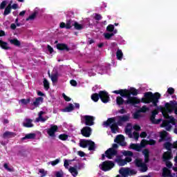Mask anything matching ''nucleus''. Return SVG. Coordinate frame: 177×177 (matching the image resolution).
<instances>
[{
  "mask_svg": "<svg viewBox=\"0 0 177 177\" xmlns=\"http://www.w3.org/2000/svg\"><path fill=\"white\" fill-rule=\"evenodd\" d=\"M59 130L57 125H51L47 130V133L50 138H56V132Z\"/></svg>",
  "mask_w": 177,
  "mask_h": 177,
  "instance_id": "obj_11",
  "label": "nucleus"
},
{
  "mask_svg": "<svg viewBox=\"0 0 177 177\" xmlns=\"http://www.w3.org/2000/svg\"><path fill=\"white\" fill-rule=\"evenodd\" d=\"M137 172L136 171L133 169H129V175L132 176V175H136Z\"/></svg>",
  "mask_w": 177,
  "mask_h": 177,
  "instance_id": "obj_61",
  "label": "nucleus"
},
{
  "mask_svg": "<svg viewBox=\"0 0 177 177\" xmlns=\"http://www.w3.org/2000/svg\"><path fill=\"white\" fill-rule=\"evenodd\" d=\"M89 145V140H83L80 141V147H82L83 149H86L88 147V145Z\"/></svg>",
  "mask_w": 177,
  "mask_h": 177,
  "instance_id": "obj_33",
  "label": "nucleus"
},
{
  "mask_svg": "<svg viewBox=\"0 0 177 177\" xmlns=\"http://www.w3.org/2000/svg\"><path fill=\"white\" fill-rule=\"evenodd\" d=\"M142 154L145 156H150V151H149V149H145L142 151Z\"/></svg>",
  "mask_w": 177,
  "mask_h": 177,
  "instance_id": "obj_59",
  "label": "nucleus"
},
{
  "mask_svg": "<svg viewBox=\"0 0 177 177\" xmlns=\"http://www.w3.org/2000/svg\"><path fill=\"white\" fill-rule=\"evenodd\" d=\"M125 133H127V135H129V138H132V129H129L128 127H126Z\"/></svg>",
  "mask_w": 177,
  "mask_h": 177,
  "instance_id": "obj_44",
  "label": "nucleus"
},
{
  "mask_svg": "<svg viewBox=\"0 0 177 177\" xmlns=\"http://www.w3.org/2000/svg\"><path fill=\"white\" fill-rule=\"evenodd\" d=\"M8 5V1H3L0 4V9L2 10L6 8V6Z\"/></svg>",
  "mask_w": 177,
  "mask_h": 177,
  "instance_id": "obj_46",
  "label": "nucleus"
},
{
  "mask_svg": "<svg viewBox=\"0 0 177 177\" xmlns=\"http://www.w3.org/2000/svg\"><path fill=\"white\" fill-rule=\"evenodd\" d=\"M100 99L102 103H109L110 102V95L106 91H100Z\"/></svg>",
  "mask_w": 177,
  "mask_h": 177,
  "instance_id": "obj_8",
  "label": "nucleus"
},
{
  "mask_svg": "<svg viewBox=\"0 0 177 177\" xmlns=\"http://www.w3.org/2000/svg\"><path fill=\"white\" fill-rule=\"evenodd\" d=\"M35 136H37L35 133H28V134H26V136L24 137L21 138V140L23 141V140H26L27 139H35Z\"/></svg>",
  "mask_w": 177,
  "mask_h": 177,
  "instance_id": "obj_27",
  "label": "nucleus"
},
{
  "mask_svg": "<svg viewBox=\"0 0 177 177\" xmlns=\"http://www.w3.org/2000/svg\"><path fill=\"white\" fill-rule=\"evenodd\" d=\"M162 177H173L174 176H172V173H171V170H169V169H168L167 167H164L163 171L162 173Z\"/></svg>",
  "mask_w": 177,
  "mask_h": 177,
  "instance_id": "obj_20",
  "label": "nucleus"
},
{
  "mask_svg": "<svg viewBox=\"0 0 177 177\" xmlns=\"http://www.w3.org/2000/svg\"><path fill=\"white\" fill-rule=\"evenodd\" d=\"M88 146V150L90 151H92L95 150V149L96 147L95 145V142H93L91 140H89Z\"/></svg>",
  "mask_w": 177,
  "mask_h": 177,
  "instance_id": "obj_35",
  "label": "nucleus"
},
{
  "mask_svg": "<svg viewBox=\"0 0 177 177\" xmlns=\"http://www.w3.org/2000/svg\"><path fill=\"white\" fill-rule=\"evenodd\" d=\"M37 15H38V12L35 11L31 15L26 18V21H28L29 20H34V19L37 17Z\"/></svg>",
  "mask_w": 177,
  "mask_h": 177,
  "instance_id": "obj_40",
  "label": "nucleus"
},
{
  "mask_svg": "<svg viewBox=\"0 0 177 177\" xmlns=\"http://www.w3.org/2000/svg\"><path fill=\"white\" fill-rule=\"evenodd\" d=\"M15 136H16V134L14 132L6 131L3 133V139H10L15 138Z\"/></svg>",
  "mask_w": 177,
  "mask_h": 177,
  "instance_id": "obj_21",
  "label": "nucleus"
},
{
  "mask_svg": "<svg viewBox=\"0 0 177 177\" xmlns=\"http://www.w3.org/2000/svg\"><path fill=\"white\" fill-rule=\"evenodd\" d=\"M83 118L86 127H92V125H95V116L86 115L83 116Z\"/></svg>",
  "mask_w": 177,
  "mask_h": 177,
  "instance_id": "obj_7",
  "label": "nucleus"
},
{
  "mask_svg": "<svg viewBox=\"0 0 177 177\" xmlns=\"http://www.w3.org/2000/svg\"><path fill=\"white\" fill-rule=\"evenodd\" d=\"M115 162H118L120 167H124V165H127V162H125V160L121 158V156H118L117 158L115 159Z\"/></svg>",
  "mask_w": 177,
  "mask_h": 177,
  "instance_id": "obj_22",
  "label": "nucleus"
},
{
  "mask_svg": "<svg viewBox=\"0 0 177 177\" xmlns=\"http://www.w3.org/2000/svg\"><path fill=\"white\" fill-rule=\"evenodd\" d=\"M172 158V151H167L163 153L162 160L163 161H169Z\"/></svg>",
  "mask_w": 177,
  "mask_h": 177,
  "instance_id": "obj_16",
  "label": "nucleus"
},
{
  "mask_svg": "<svg viewBox=\"0 0 177 177\" xmlns=\"http://www.w3.org/2000/svg\"><path fill=\"white\" fill-rule=\"evenodd\" d=\"M106 31H108V32H113V31H114V25H113V24H109V25L106 27Z\"/></svg>",
  "mask_w": 177,
  "mask_h": 177,
  "instance_id": "obj_45",
  "label": "nucleus"
},
{
  "mask_svg": "<svg viewBox=\"0 0 177 177\" xmlns=\"http://www.w3.org/2000/svg\"><path fill=\"white\" fill-rule=\"evenodd\" d=\"M12 12V3H10L4 10L3 16H8V15H10Z\"/></svg>",
  "mask_w": 177,
  "mask_h": 177,
  "instance_id": "obj_28",
  "label": "nucleus"
},
{
  "mask_svg": "<svg viewBox=\"0 0 177 177\" xmlns=\"http://www.w3.org/2000/svg\"><path fill=\"white\" fill-rule=\"evenodd\" d=\"M134 163L136 167H137L138 168H140V167H142V165L145 164V162H143V159L141 158H136L134 160Z\"/></svg>",
  "mask_w": 177,
  "mask_h": 177,
  "instance_id": "obj_30",
  "label": "nucleus"
},
{
  "mask_svg": "<svg viewBox=\"0 0 177 177\" xmlns=\"http://www.w3.org/2000/svg\"><path fill=\"white\" fill-rule=\"evenodd\" d=\"M157 114H158V111L157 109L152 111L151 115L149 118V121H151V124H158L161 122V119H156Z\"/></svg>",
  "mask_w": 177,
  "mask_h": 177,
  "instance_id": "obj_9",
  "label": "nucleus"
},
{
  "mask_svg": "<svg viewBox=\"0 0 177 177\" xmlns=\"http://www.w3.org/2000/svg\"><path fill=\"white\" fill-rule=\"evenodd\" d=\"M41 103H44V97H38L35 99V100L32 104L35 107H38L41 104Z\"/></svg>",
  "mask_w": 177,
  "mask_h": 177,
  "instance_id": "obj_25",
  "label": "nucleus"
},
{
  "mask_svg": "<svg viewBox=\"0 0 177 177\" xmlns=\"http://www.w3.org/2000/svg\"><path fill=\"white\" fill-rule=\"evenodd\" d=\"M43 84H44V87L45 91H49L50 84H49V82L46 78L44 79Z\"/></svg>",
  "mask_w": 177,
  "mask_h": 177,
  "instance_id": "obj_37",
  "label": "nucleus"
},
{
  "mask_svg": "<svg viewBox=\"0 0 177 177\" xmlns=\"http://www.w3.org/2000/svg\"><path fill=\"white\" fill-rule=\"evenodd\" d=\"M127 92H126V97L127 102L126 103H131V106H135L136 104H139V103H145V104H149L152 103V104L157 107V103H158V100L161 99V94L160 93L156 92L155 93H151V91L146 92L144 93V97L141 99V100L137 97L139 93L138 92V89L131 87L130 90L127 89Z\"/></svg>",
  "mask_w": 177,
  "mask_h": 177,
  "instance_id": "obj_1",
  "label": "nucleus"
},
{
  "mask_svg": "<svg viewBox=\"0 0 177 177\" xmlns=\"http://www.w3.org/2000/svg\"><path fill=\"white\" fill-rule=\"evenodd\" d=\"M118 118L117 122H115V117L109 118L106 121L103 122V125L105 128H109V127L112 133H117L118 129H120L118 127H122L124 122H128L131 118V115L127 113V115L118 116Z\"/></svg>",
  "mask_w": 177,
  "mask_h": 177,
  "instance_id": "obj_2",
  "label": "nucleus"
},
{
  "mask_svg": "<svg viewBox=\"0 0 177 177\" xmlns=\"http://www.w3.org/2000/svg\"><path fill=\"white\" fill-rule=\"evenodd\" d=\"M127 89H120L113 91V93H115V95H120L122 97H127Z\"/></svg>",
  "mask_w": 177,
  "mask_h": 177,
  "instance_id": "obj_18",
  "label": "nucleus"
},
{
  "mask_svg": "<svg viewBox=\"0 0 177 177\" xmlns=\"http://www.w3.org/2000/svg\"><path fill=\"white\" fill-rule=\"evenodd\" d=\"M81 134L84 138H89L92 135V129L88 126H86L81 129Z\"/></svg>",
  "mask_w": 177,
  "mask_h": 177,
  "instance_id": "obj_12",
  "label": "nucleus"
},
{
  "mask_svg": "<svg viewBox=\"0 0 177 177\" xmlns=\"http://www.w3.org/2000/svg\"><path fill=\"white\" fill-rule=\"evenodd\" d=\"M74 105L71 103L68 104V106L62 109L64 113H71L74 110Z\"/></svg>",
  "mask_w": 177,
  "mask_h": 177,
  "instance_id": "obj_26",
  "label": "nucleus"
},
{
  "mask_svg": "<svg viewBox=\"0 0 177 177\" xmlns=\"http://www.w3.org/2000/svg\"><path fill=\"white\" fill-rule=\"evenodd\" d=\"M3 167L8 171V172H15V168L13 167H9V164L4 163Z\"/></svg>",
  "mask_w": 177,
  "mask_h": 177,
  "instance_id": "obj_38",
  "label": "nucleus"
},
{
  "mask_svg": "<svg viewBox=\"0 0 177 177\" xmlns=\"http://www.w3.org/2000/svg\"><path fill=\"white\" fill-rule=\"evenodd\" d=\"M115 149H118V145L113 144L112 147L105 151L106 158L112 160L113 157L118 154V151Z\"/></svg>",
  "mask_w": 177,
  "mask_h": 177,
  "instance_id": "obj_4",
  "label": "nucleus"
},
{
  "mask_svg": "<svg viewBox=\"0 0 177 177\" xmlns=\"http://www.w3.org/2000/svg\"><path fill=\"white\" fill-rule=\"evenodd\" d=\"M62 97H64V100L66 102H71V98H70V97L67 96L66 94L63 93L62 94Z\"/></svg>",
  "mask_w": 177,
  "mask_h": 177,
  "instance_id": "obj_57",
  "label": "nucleus"
},
{
  "mask_svg": "<svg viewBox=\"0 0 177 177\" xmlns=\"http://www.w3.org/2000/svg\"><path fill=\"white\" fill-rule=\"evenodd\" d=\"M44 113H45V112H44L42 111L39 113V118L40 119L41 122H45V121H46V119L42 117V115Z\"/></svg>",
  "mask_w": 177,
  "mask_h": 177,
  "instance_id": "obj_47",
  "label": "nucleus"
},
{
  "mask_svg": "<svg viewBox=\"0 0 177 177\" xmlns=\"http://www.w3.org/2000/svg\"><path fill=\"white\" fill-rule=\"evenodd\" d=\"M104 36L106 39H110L111 37H114V33H104Z\"/></svg>",
  "mask_w": 177,
  "mask_h": 177,
  "instance_id": "obj_49",
  "label": "nucleus"
},
{
  "mask_svg": "<svg viewBox=\"0 0 177 177\" xmlns=\"http://www.w3.org/2000/svg\"><path fill=\"white\" fill-rule=\"evenodd\" d=\"M69 172H71V174H73V176H77V175H78V171H77V169L73 167H71L69 168Z\"/></svg>",
  "mask_w": 177,
  "mask_h": 177,
  "instance_id": "obj_41",
  "label": "nucleus"
},
{
  "mask_svg": "<svg viewBox=\"0 0 177 177\" xmlns=\"http://www.w3.org/2000/svg\"><path fill=\"white\" fill-rule=\"evenodd\" d=\"M59 162H60V160L56 159L55 160L51 161L50 164H51V165H53V167H55V165H57V164H59Z\"/></svg>",
  "mask_w": 177,
  "mask_h": 177,
  "instance_id": "obj_55",
  "label": "nucleus"
},
{
  "mask_svg": "<svg viewBox=\"0 0 177 177\" xmlns=\"http://www.w3.org/2000/svg\"><path fill=\"white\" fill-rule=\"evenodd\" d=\"M168 136V132L166 131H162L160 133V139L158 140L159 143H161V142H164V140H167V137Z\"/></svg>",
  "mask_w": 177,
  "mask_h": 177,
  "instance_id": "obj_24",
  "label": "nucleus"
},
{
  "mask_svg": "<svg viewBox=\"0 0 177 177\" xmlns=\"http://www.w3.org/2000/svg\"><path fill=\"white\" fill-rule=\"evenodd\" d=\"M70 84H71V85H72V86H77V81H75L74 80H71L70 81Z\"/></svg>",
  "mask_w": 177,
  "mask_h": 177,
  "instance_id": "obj_64",
  "label": "nucleus"
},
{
  "mask_svg": "<svg viewBox=\"0 0 177 177\" xmlns=\"http://www.w3.org/2000/svg\"><path fill=\"white\" fill-rule=\"evenodd\" d=\"M23 127L25 128H32L34 124H32V119L26 118L25 122L23 123Z\"/></svg>",
  "mask_w": 177,
  "mask_h": 177,
  "instance_id": "obj_17",
  "label": "nucleus"
},
{
  "mask_svg": "<svg viewBox=\"0 0 177 177\" xmlns=\"http://www.w3.org/2000/svg\"><path fill=\"white\" fill-rule=\"evenodd\" d=\"M149 110V108H147L146 106H143L140 110V113H146Z\"/></svg>",
  "mask_w": 177,
  "mask_h": 177,
  "instance_id": "obj_53",
  "label": "nucleus"
},
{
  "mask_svg": "<svg viewBox=\"0 0 177 177\" xmlns=\"http://www.w3.org/2000/svg\"><path fill=\"white\" fill-rule=\"evenodd\" d=\"M167 93L169 95H174L175 93V88L170 87L167 89Z\"/></svg>",
  "mask_w": 177,
  "mask_h": 177,
  "instance_id": "obj_54",
  "label": "nucleus"
},
{
  "mask_svg": "<svg viewBox=\"0 0 177 177\" xmlns=\"http://www.w3.org/2000/svg\"><path fill=\"white\" fill-rule=\"evenodd\" d=\"M115 165V164H114L113 161L105 160L102 162L100 169H102V171H104V172H107V171L113 169Z\"/></svg>",
  "mask_w": 177,
  "mask_h": 177,
  "instance_id": "obj_6",
  "label": "nucleus"
},
{
  "mask_svg": "<svg viewBox=\"0 0 177 177\" xmlns=\"http://www.w3.org/2000/svg\"><path fill=\"white\" fill-rule=\"evenodd\" d=\"M168 120H170L169 122V124H172L173 125H175V118L173 116H170Z\"/></svg>",
  "mask_w": 177,
  "mask_h": 177,
  "instance_id": "obj_56",
  "label": "nucleus"
},
{
  "mask_svg": "<svg viewBox=\"0 0 177 177\" xmlns=\"http://www.w3.org/2000/svg\"><path fill=\"white\" fill-rule=\"evenodd\" d=\"M73 26L74 27L75 30H77L79 31L84 29V26L77 21H75L73 24V20L71 19L66 20V24L64 22H61L59 24V27L61 28H66V30H70V28H71Z\"/></svg>",
  "mask_w": 177,
  "mask_h": 177,
  "instance_id": "obj_3",
  "label": "nucleus"
},
{
  "mask_svg": "<svg viewBox=\"0 0 177 177\" xmlns=\"http://www.w3.org/2000/svg\"><path fill=\"white\" fill-rule=\"evenodd\" d=\"M163 147L167 150V151H172V143L166 142L163 145Z\"/></svg>",
  "mask_w": 177,
  "mask_h": 177,
  "instance_id": "obj_32",
  "label": "nucleus"
},
{
  "mask_svg": "<svg viewBox=\"0 0 177 177\" xmlns=\"http://www.w3.org/2000/svg\"><path fill=\"white\" fill-rule=\"evenodd\" d=\"M158 110L162 112V114L164 118H165L166 120H168L169 118V117H171V116H169V111H168V110H167L166 104H165V106H160L158 107Z\"/></svg>",
  "mask_w": 177,
  "mask_h": 177,
  "instance_id": "obj_14",
  "label": "nucleus"
},
{
  "mask_svg": "<svg viewBox=\"0 0 177 177\" xmlns=\"http://www.w3.org/2000/svg\"><path fill=\"white\" fill-rule=\"evenodd\" d=\"M91 99L93 102H99V99H100V91H99V93H93L91 95Z\"/></svg>",
  "mask_w": 177,
  "mask_h": 177,
  "instance_id": "obj_34",
  "label": "nucleus"
},
{
  "mask_svg": "<svg viewBox=\"0 0 177 177\" xmlns=\"http://www.w3.org/2000/svg\"><path fill=\"white\" fill-rule=\"evenodd\" d=\"M68 165H70V163H68V160H65L64 162V167L66 169H68Z\"/></svg>",
  "mask_w": 177,
  "mask_h": 177,
  "instance_id": "obj_62",
  "label": "nucleus"
},
{
  "mask_svg": "<svg viewBox=\"0 0 177 177\" xmlns=\"http://www.w3.org/2000/svg\"><path fill=\"white\" fill-rule=\"evenodd\" d=\"M56 48L58 50H65L66 52L70 51V48H68V45L64 43L57 44Z\"/></svg>",
  "mask_w": 177,
  "mask_h": 177,
  "instance_id": "obj_15",
  "label": "nucleus"
},
{
  "mask_svg": "<svg viewBox=\"0 0 177 177\" xmlns=\"http://www.w3.org/2000/svg\"><path fill=\"white\" fill-rule=\"evenodd\" d=\"M166 109L169 114L174 111V113L177 115V102L171 100L169 102H166Z\"/></svg>",
  "mask_w": 177,
  "mask_h": 177,
  "instance_id": "obj_5",
  "label": "nucleus"
},
{
  "mask_svg": "<svg viewBox=\"0 0 177 177\" xmlns=\"http://www.w3.org/2000/svg\"><path fill=\"white\" fill-rule=\"evenodd\" d=\"M147 169H149V167H147V165H146V163H144L140 167V172H147Z\"/></svg>",
  "mask_w": 177,
  "mask_h": 177,
  "instance_id": "obj_39",
  "label": "nucleus"
},
{
  "mask_svg": "<svg viewBox=\"0 0 177 177\" xmlns=\"http://www.w3.org/2000/svg\"><path fill=\"white\" fill-rule=\"evenodd\" d=\"M0 47L1 49H4V50H9V49H10L9 44H8L6 41L2 40H0Z\"/></svg>",
  "mask_w": 177,
  "mask_h": 177,
  "instance_id": "obj_29",
  "label": "nucleus"
},
{
  "mask_svg": "<svg viewBox=\"0 0 177 177\" xmlns=\"http://www.w3.org/2000/svg\"><path fill=\"white\" fill-rule=\"evenodd\" d=\"M94 19L95 20H97V21H99V20H102L103 17H102V15L100 14L95 13Z\"/></svg>",
  "mask_w": 177,
  "mask_h": 177,
  "instance_id": "obj_52",
  "label": "nucleus"
},
{
  "mask_svg": "<svg viewBox=\"0 0 177 177\" xmlns=\"http://www.w3.org/2000/svg\"><path fill=\"white\" fill-rule=\"evenodd\" d=\"M168 125H169V122L168 120H164L162 123L161 127L164 128V127H168Z\"/></svg>",
  "mask_w": 177,
  "mask_h": 177,
  "instance_id": "obj_58",
  "label": "nucleus"
},
{
  "mask_svg": "<svg viewBox=\"0 0 177 177\" xmlns=\"http://www.w3.org/2000/svg\"><path fill=\"white\" fill-rule=\"evenodd\" d=\"M52 82H57V74L54 73L51 75Z\"/></svg>",
  "mask_w": 177,
  "mask_h": 177,
  "instance_id": "obj_48",
  "label": "nucleus"
},
{
  "mask_svg": "<svg viewBox=\"0 0 177 177\" xmlns=\"http://www.w3.org/2000/svg\"><path fill=\"white\" fill-rule=\"evenodd\" d=\"M10 43L11 45H15V46L20 47L21 45V43H20V41H19L17 38L10 39Z\"/></svg>",
  "mask_w": 177,
  "mask_h": 177,
  "instance_id": "obj_31",
  "label": "nucleus"
},
{
  "mask_svg": "<svg viewBox=\"0 0 177 177\" xmlns=\"http://www.w3.org/2000/svg\"><path fill=\"white\" fill-rule=\"evenodd\" d=\"M58 138L60 140L66 141L67 139H68V135L65 133L60 134Z\"/></svg>",
  "mask_w": 177,
  "mask_h": 177,
  "instance_id": "obj_43",
  "label": "nucleus"
},
{
  "mask_svg": "<svg viewBox=\"0 0 177 177\" xmlns=\"http://www.w3.org/2000/svg\"><path fill=\"white\" fill-rule=\"evenodd\" d=\"M31 102V99L28 98V99H21V102H22L23 104H28Z\"/></svg>",
  "mask_w": 177,
  "mask_h": 177,
  "instance_id": "obj_51",
  "label": "nucleus"
},
{
  "mask_svg": "<svg viewBox=\"0 0 177 177\" xmlns=\"http://www.w3.org/2000/svg\"><path fill=\"white\" fill-rule=\"evenodd\" d=\"M147 144L149 145V146H154L156 143H157V141L156 140L150 139L149 141H147Z\"/></svg>",
  "mask_w": 177,
  "mask_h": 177,
  "instance_id": "obj_50",
  "label": "nucleus"
},
{
  "mask_svg": "<svg viewBox=\"0 0 177 177\" xmlns=\"http://www.w3.org/2000/svg\"><path fill=\"white\" fill-rule=\"evenodd\" d=\"M123 156L125 157H133V152L131 151H124Z\"/></svg>",
  "mask_w": 177,
  "mask_h": 177,
  "instance_id": "obj_42",
  "label": "nucleus"
},
{
  "mask_svg": "<svg viewBox=\"0 0 177 177\" xmlns=\"http://www.w3.org/2000/svg\"><path fill=\"white\" fill-rule=\"evenodd\" d=\"M115 143H118L120 146H127V142H125V137L122 135H118L114 140Z\"/></svg>",
  "mask_w": 177,
  "mask_h": 177,
  "instance_id": "obj_13",
  "label": "nucleus"
},
{
  "mask_svg": "<svg viewBox=\"0 0 177 177\" xmlns=\"http://www.w3.org/2000/svg\"><path fill=\"white\" fill-rule=\"evenodd\" d=\"M119 174H120V175H122V176L123 177L128 176L129 175V168H120V169L119 170Z\"/></svg>",
  "mask_w": 177,
  "mask_h": 177,
  "instance_id": "obj_23",
  "label": "nucleus"
},
{
  "mask_svg": "<svg viewBox=\"0 0 177 177\" xmlns=\"http://www.w3.org/2000/svg\"><path fill=\"white\" fill-rule=\"evenodd\" d=\"M116 104L118 106H122V104H131V103H127V100H124V98L122 97L118 96L116 97Z\"/></svg>",
  "mask_w": 177,
  "mask_h": 177,
  "instance_id": "obj_19",
  "label": "nucleus"
},
{
  "mask_svg": "<svg viewBox=\"0 0 177 177\" xmlns=\"http://www.w3.org/2000/svg\"><path fill=\"white\" fill-rule=\"evenodd\" d=\"M55 176L56 177H63V171H56L55 173Z\"/></svg>",
  "mask_w": 177,
  "mask_h": 177,
  "instance_id": "obj_63",
  "label": "nucleus"
},
{
  "mask_svg": "<svg viewBox=\"0 0 177 177\" xmlns=\"http://www.w3.org/2000/svg\"><path fill=\"white\" fill-rule=\"evenodd\" d=\"M124 56V54L122 53V50L120 49H118L116 52V57L118 60H122V57Z\"/></svg>",
  "mask_w": 177,
  "mask_h": 177,
  "instance_id": "obj_36",
  "label": "nucleus"
},
{
  "mask_svg": "<svg viewBox=\"0 0 177 177\" xmlns=\"http://www.w3.org/2000/svg\"><path fill=\"white\" fill-rule=\"evenodd\" d=\"M165 162L166 167H167V168H172V162H171V161L167 160V161H165Z\"/></svg>",
  "mask_w": 177,
  "mask_h": 177,
  "instance_id": "obj_60",
  "label": "nucleus"
},
{
  "mask_svg": "<svg viewBox=\"0 0 177 177\" xmlns=\"http://www.w3.org/2000/svg\"><path fill=\"white\" fill-rule=\"evenodd\" d=\"M147 142L146 140H142L141 141L140 145L139 144H133L131 143L129 146V149H131L132 150H136V151H140L142 150V147H145V144Z\"/></svg>",
  "mask_w": 177,
  "mask_h": 177,
  "instance_id": "obj_10",
  "label": "nucleus"
}]
</instances>
